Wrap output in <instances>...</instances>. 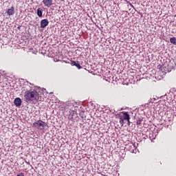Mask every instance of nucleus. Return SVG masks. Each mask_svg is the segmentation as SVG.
I'll return each instance as SVG.
<instances>
[{
    "mask_svg": "<svg viewBox=\"0 0 176 176\" xmlns=\"http://www.w3.org/2000/svg\"><path fill=\"white\" fill-rule=\"evenodd\" d=\"M120 118V123L122 126L124 125V123L127 122L128 124H130V115H129V113L122 111L119 115Z\"/></svg>",
    "mask_w": 176,
    "mask_h": 176,
    "instance_id": "f03ea898",
    "label": "nucleus"
},
{
    "mask_svg": "<svg viewBox=\"0 0 176 176\" xmlns=\"http://www.w3.org/2000/svg\"><path fill=\"white\" fill-rule=\"evenodd\" d=\"M170 42L173 45H176V38L175 37H172L170 38Z\"/></svg>",
    "mask_w": 176,
    "mask_h": 176,
    "instance_id": "1a4fd4ad",
    "label": "nucleus"
},
{
    "mask_svg": "<svg viewBox=\"0 0 176 176\" xmlns=\"http://www.w3.org/2000/svg\"><path fill=\"white\" fill-rule=\"evenodd\" d=\"M33 127H36L38 130H45V128L47 127V124L42 120H37L33 123Z\"/></svg>",
    "mask_w": 176,
    "mask_h": 176,
    "instance_id": "7ed1b4c3",
    "label": "nucleus"
},
{
    "mask_svg": "<svg viewBox=\"0 0 176 176\" xmlns=\"http://www.w3.org/2000/svg\"><path fill=\"white\" fill-rule=\"evenodd\" d=\"M24 98L28 104H36L38 101L42 100L41 96H39V93L36 90L26 91L25 92Z\"/></svg>",
    "mask_w": 176,
    "mask_h": 176,
    "instance_id": "f257e3e1",
    "label": "nucleus"
},
{
    "mask_svg": "<svg viewBox=\"0 0 176 176\" xmlns=\"http://www.w3.org/2000/svg\"><path fill=\"white\" fill-rule=\"evenodd\" d=\"M16 176H24V173H21L18 174Z\"/></svg>",
    "mask_w": 176,
    "mask_h": 176,
    "instance_id": "ddd939ff",
    "label": "nucleus"
},
{
    "mask_svg": "<svg viewBox=\"0 0 176 176\" xmlns=\"http://www.w3.org/2000/svg\"><path fill=\"white\" fill-rule=\"evenodd\" d=\"M42 10L41 8H38L37 9V15L38 16V17H42Z\"/></svg>",
    "mask_w": 176,
    "mask_h": 176,
    "instance_id": "9d476101",
    "label": "nucleus"
},
{
    "mask_svg": "<svg viewBox=\"0 0 176 176\" xmlns=\"http://www.w3.org/2000/svg\"><path fill=\"white\" fill-rule=\"evenodd\" d=\"M69 109V116H74L76 113V107H74V104L71 102H67V107L66 109Z\"/></svg>",
    "mask_w": 176,
    "mask_h": 176,
    "instance_id": "20e7f679",
    "label": "nucleus"
},
{
    "mask_svg": "<svg viewBox=\"0 0 176 176\" xmlns=\"http://www.w3.org/2000/svg\"><path fill=\"white\" fill-rule=\"evenodd\" d=\"M18 30H20V27H18Z\"/></svg>",
    "mask_w": 176,
    "mask_h": 176,
    "instance_id": "2eb2a0df",
    "label": "nucleus"
},
{
    "mask_svg": "<svg viewBox=\"0 0 176 176\" xmlns=\"http://www.w3.org/2000/svg\"><path fill=\"white\" fill-rule=\"evenodd\" d=\"M78 69H80L82 68V66L79 63H76V66Z\"/></svg>",
    "mask_w": 176,
    "mask_h": 176,
    "instance_id": "9b49d317",
    "label": "nucleus"
},
{
    "mask_svg": "<svg viewBox=\"0 0 176 176\" xmlns=\"http://www.w3.org/2000/svg\"><path fill=\"white\" fill-rule=\"evenodd\" d=\"M76 64H77L76 62H75V61H74V60L72 61V65H75V66H76Z\"/></svg>",
    "mask_w": 176,
    "mask_h": 176,
    "instance_id": "f8f14e48",
    "label": "nucleus"
},
{
    "mask_svg": "<svg viewBox=\"0 0 176 176\" xmlns=\"http://www.w3.org/2000/svg\"><path fill=\"white\" fill-rule=\"evenodd\" d=\"M137 124H141V120H138V121H137Z\"/></svg>",
    "mask_w": 176,
    "mask_h": 176,
    "instance_id": "4468645a",
    "label": "nucleus"
},
{
    "mask_svg": "<svg viewBox=\"0 0 176 176\" xmlns=\"http://www.w3.org/2000/svg\"><path fill=\"white\" fill-rule=\"evenodd\" d=\"M49 25V20L43 19L41 21V28H46Z\"/></svg>",
    "mask_w": 176,
    "mask_h": 176,
    "instance_id": "39448f33",
    "label": "nucleus"
},
{
    "mask_svg": "<svg viewBox=\"0 0 176 176\" xmlns=\"http://www.w3.org/2000/svg\"><path fill=\"white\" fill-rule=\"evenodd\" d=\"M43 3L47 8H50L53 5V0H43Z\"/></svg>",
    "mask_w": 176,
    "mask_h": 176,
    "instance_id": "423d86ee",
    "label": "nucleus"
},
{
    "mask_svg": "<svg viewBox=\"0 0 176 176\" xmlns=\"http://www.w3.org/2000/svg\"><path fill=\"white\" fill-rule=\"evenodd\" d=\"M7 14L8 16H13L14 14V7H11L7 10Z\"/></svg>",
    "mask_w": 176,
    "mask_h": 176,
    "instance_id": "6e6552de",
    "label": "nucleus"
},
{
    "mask_svg": "<svg viewBox=\"0 0 176 176\" xmlns=\"http://www.w3.org/2000/svg\"><path fill=\"white\" fill-rule=\"evenodd\" d=\"M21 99L20 98H16L14 100V104L16 107H20L21 105Z\"/></svg>",
    "mask_w": 176,
    "mask_h": 176,
    "instance_id": "0eeeda50",
    "label": "nucleus"
}]
</instances>
